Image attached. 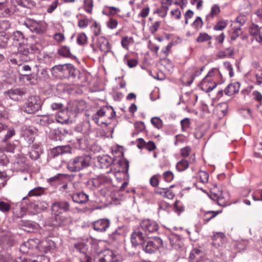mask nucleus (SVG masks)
<instances>
[{
    "instance_id": "obj_41",
    "label": "nucleus",
    "mask_w": 262,
    "mask_h": 262,
    "mask_svg": "<svg viewBox=\"0 0 262 262\" xmlns=\"http://www.w3.org/2000/svg\"><path fill=\"white\" fill-rule=\"evenodd\" d=\"M203 25V21L200 16H197L194 21L191 24L192 28L195 29L196 31L200 30Z\"/></svg>"
},
{
    "instance_id": "obj_42",
    "label": "nucleus",
    "mask_w": 262,
    "mask_h": 262,
    "mask_svg": "<svg viewBox=\"0 0 262 262\" xmlns=\"http://www.w3.org/2000/svg\"><path fill=\"white\" fill-rule=\"evenodd\" d=\"M59 55L66 57H70L72 54L70 49L68 47H62L58 51Z\"/></svg>"
},
{
    "instance_id": "obj_56",
    "label": "nucleus",
    "mask_w": 262,
    "mask_h": 262,
    "mask_svg": "<svg viewBox=\"0 0 262 262\" xmlns=\"http://www.w3.org/2000/svg\"><path fill=\"white\" fill-rule=\"evenodd\" d=\"M49 257L43 255H38L36 257L32 258V262H49Z\"/></svg>"
},
{
    "instance_id": "obj_1",
    "label": "nucleus",
    "mask_w": 262,
    "mask_h": 262,
    "mask_svg": "<svg viewBox=\"0 0 262 262\" xmlns=\"http://www.w3.org/2000/svg\"><path fill=\"white\" fill-rule=\"evenodd\" d=\"M115 115V112L111 106L103 107L97 112L93 117V119L99 126L102 125L107 126L110 122H108L105 119H111L114 118Z\"/></svg>"
},
{
    "instance_id": "obj_60",
    "label": "nucleus",
    "mask_w": 262,
    "mask_h": 262,
    "mask_svg": "<svg viewBox=\"0 0 262 262\" xmlns=\"http://www.w3.org/2000/svg\"><path fill=\"white\" fill-rule=\"evenodd\" d=\"M190 122L188 118H185L181 121V127L183 131H186L189 127Z\"/></svg>"
},
{
    "instance_id": "obj_33",
    "label": "nucleus",
    "mask_w": 262,
    "mask_h": 262,
    "mask_svg": "<svg viewBox=\"0 0 262 262\" xmlns=\"http://www.w3.org/2000/svg\"><path fill=\"white\" fill-rule=\"evenodd\" d=\"M189 166V163L187 160H182L177 163L176 168L179 171L186 170Z\"/></svg>"
},
{
    "instance_id": "obj_32",
    "label": "nucleus",
    "mask_w": 262,
    "mask_h": 262,
    "mask_svg": "<svg viewBox=\"0 0 262 262\" xmlns=\"http://www.w3.org/2000/svg\"><path fill=\"white\" fill-rule=\"evenodd\" d=\"M11 208V205L10 203L5 202L3 201H0V211L4 213H7L10 211Z\"/></svg>"
},
{
    "instance_id": "obj_38",
    "label": "nucleus",
    "mask_w": 262,
    "mask_h": 262,
    "mask_svg": "<svg viewBox=\"0 0 262 262\" xmlns=\"http://www.w3.org/2000/svg\"><path fill=\"white\" fill-rule=\"evenodd\" d=\"M44 192V189L42 187H38L31 190L28 195L29 196H38L41 195Z\"/></svg>"
},
{
    "instance_id": "obj_58",
    "label": "nucleus",
    "mask_w": 262,
    "mask_h": 262,
    "mask_svg": "<svg viewBox=\"0 0 262 262\" xmlns=\"http://www.w3.org/2000/svg\"><path fill=\"white\" fill-rule=\"evenodd\" d=\"M15 135V131L14 128H9L7 134L5 135V137L3 139L4 141H6L8 140L11 138L13 136Z\"/></svg>"
},
{
    "instance_id": "obj_59",
    "label": "nucleus",
    "mask_w": 262,
    "mask_h": 262,
    "mask_svg": "<svg viewBox=\"0 0 262 262\" xmlns=\"http://www.w3.org/2000/svg\"><path fill=\"white\" fill-rule=\"evenodd\" d=\"M76 249L79 252L82 253L84 255H86L85 253L86 251V245L83 243H80L75 245Z\"/></svg>"
},
{
    "instance_id": "obj_47",
    "label": "nucleus",
    "mask_w": 262,
    "mask_h": 262,
    "mask_svg": "<svg viewBox=\"0 0 262 262\" xmlns=\"http://www.w3.org/2000/svg\"><path fill=\"white\" fill-rule=\"evenodd\" d=\"M227 26V23L225 20L219 21L213 27V29L216 31H221L224 30Z\"/></svg>"
},
{
    "instance_id": "obj_53",
    "label": "nucleus",
    "mask_w": 262,
    "mask_h": 262,
    "mask_svg": "<svg viewBox=\"0 0 262 262\" xmlns=\"http://www.w3.org/2000/svg\"><path fill=\"white\" fill-rule=\"evenodd\" d=\"M256 84L261 85L262 84V69L258 70L255 74Z\"/></svg>"
},
{
    "instance_id": "obj_44",
    "label": "nucleus",
    "mask_w": 262,
    "mask_h": 262,
    "mask_svg": "<svg viewBox=\"0 0 262 262\" xmlns=\"http://www.w3.org/2000/svg\"><path fill=\"white\" fill-rule=\"evenodd\" d=\"M212 37L209 36L206 33H201L196 38V41L198 42H203L211 39Z\"/></svg>"
},
{
    "instance_id": "obj_9",
    "label": "nucleus",
    "mask_w": 262,
    "mask_h": 262,
    "mask_svg": "<svg viewBox=\"0 0 262 262\" xmlns=\"http://www.w3.org/2000/svg\"><path fill=\"white\" fill-rule=\"evenodd\" d=\"M140 229L147 236L150 233L156 232L159 228L158 224L155 221L145 219L142 221L140 224Z\"/></svg>"
},
{
    "instance_id": "obj_64",
    "label": "nucleus",
    "mask_w": 262,
    "mask_h": 262,
    "mask_svg": "<svg viewBox=\"0 0 262 262\" xmlns=\"http://www.w3.org/2000/svg\"><path fill=\"white\" fill-rule=\"evenodd\" d=\"M11 260L12 262H32V259H28L25 256H21L16 258L14 260H12V259L11 258L9 260L6 261V262H10Z\"/></svg>"
},
{
    "instance_id": "obj_57",
    "label": "nucleus",
    "mask_w": 262,
    "mask_h": 262,
    "mask_svg": "<svg viewBox=\"0 0 262 262\" xmlns=\"http://www.w3.org/2000/svg\"><path fill=\"white\" fill-rule=\"evenodd\" d=\"M163 178L166 182H171L174 178L173 173L170 171H167L163 173Z\"/></svg>"
},
{
    "instance_id": "obj_62",
    "label": "nucleus",
    "mask_w": 262,
    "mask_h": 262,
    "mask_svg": "<svg viewBox=\"0 0 262 262\" xmlns=\"http://www.w3.org/2000/svg\"><path fill=\"white\" fill-rule=\"evenodd\" d=\"M27 213H28L27 208H25L24 207H21L19 211L16 212L15 216L17 218H21L23 217Z\"/></svg>"
},
{
    "instance_id": "obj_20",
    "label": "nucleus",
    "mask_w": 262,
    "mask_h": 262,
    "mask_svg": "<svg viewBox=\"0 0 262 262\" xmlns=\"http://www.w3.org/2000/svg\"><path fill=\"white\" fill-rule=\"evenodd\" d=\"M99 262H117L118 257L111 250L107 249L104 251L103 256L99 259Z\"/></svg>"
},
{
    "instance_id": "obj_54",
    "label": "nucleus",
    "mask_w": 262,
    "mask_h": 262,
    "mask_svg": "<svg viewBox=\"0 0 262 262\" xmlns=\"http://www.w3.org/2000/svg\"><path fill=\"white\" fill-rule=\"evenodd\" d=\"M170 14L173 18L179 20L181 18V12L179 8L171 10Z\"/></svg>"
},
{
    "instance_id": "obj_8",
    "label": "nucleus",
    "mask_w": 262,
    "mask_h": 262,
    "mask_svg": "<svg viewBox=\"0 0 262 262\" xmlns=\"http://www.w3.org/2000/svg\"><path fill=\"white\" fill-rule=\"evenodd\" d=\"M34 47L29 45L27 42L19 43L17 56L21 58V61H26L28 60L29 55L34 51Z\"/></svg>"
},
{
    "instance_id": "obj_51",
    "label": "nucleus",
    "mask_w": 262,
    "mask_h": 262,
    "mask_svg": "<svg viewBox=\"0 0 262 262\" xmlns=\"http://www.w3.org/2000/svg\"><path fill=\"white\" fill-rule=\"evenodd\" d=\"M149 11L150 8L148 6L144 7L138 14V17L145 18L148 15Z\"/></svg>"
},
{
    "instance_id": "obj_18",
    "label": "nucleus",
    "mask_w": 262,
    "mask_h": 262,
    "mask_svg": "<svg viewBox=\"0 0 262 262\" xmlns=\"http://www.w3.org/2000/svg\"><path fill=\"white\" fill-rule=\"evenodd\" d=\"M97 45L100 50L105 53L108 52L111 50V45L108 39L103 36L97 38Z\"/></svg>"
},
{
    "instance_id": "obj_6",
    "label": "nucleus",
    "mask_w": 262,
    "mask_h": 262,
    "mask_svg": "<svg viewBox=\"0 0 262 262\" xmlns=\"http://www.w3.org/2000/svg\"><path fill=\"white\" fill-rule=\"evenodd\" d=\"M24 25L31 32L38 34L43 33L47 29L46 25L43 22L37 21L31 19H26Z\"/></svg>"
},
{
    "instance_id": "obj_5",
    "label": "nucleus",
    "mask_w": 262,
    "mask_h": 262,
    "mask_svg": "<svg viewBox=\"0 0 262 262\" xmlns=\"http://www.w3.org/2000/svg\"><path fill=\"white\" fill-rule=\"evenodd\" d=\"M74 106V108H71L70 105L67 107V110H63L61 111H59L56 115V120L57 122L61 123L64 124L68 123L70 119V115L68 114V112L70 111L71 113H77L81 110L83 108H78L77 102H75L72 104Z\"/></svg>"
},
{
    "instance_id": "obj_4",
    "label": "nucleus",
    "mask_w": 262,
    "mask_h": 262,
    "mask_svg": "<svg viewBox=\"0 0 262 262\" xmlns=\"http://www.w3.org/2000/svg\"><path fill=\"white\" fill-rule=\"evenodd\" d=\"M41 100L38 96L30 97L26 103L22 106L21 110L23 112L32 114L38 111L41 107Z\"/></svg>"
},
{
    "instance_id": "obj_37",
    "label": "nucleus",
    "mask_w": 262,
    "mask_h": 262,
    "mask_svg": "<svg viewBox=\"0 0 262 262\" xmlns=\"http://www.w3.org/2000/svg\"><path fill=\"white\" fill-rule=\"evenodd\" d=\"M161 24V23L160 21H156L152 22L149 26V31L150 33L152 34H155L159 30Z\"/></svg>"
},
{
    "instance_id": "obj_48",
    "label": "nucleus",
    "mask_w": 262,
    "mask_h": 262,
    "mask_svg": "<svg viewBox=\"0 0 262 262\" xmlns=\"http://www.w3.org/2000/svg\"><path fill=\"white\" fill-rule=\"evenodd\" d=\"M7 6L5 2V0H0V16H4L8 14Z\"/></svg>"
},
{
    "instance_id": "obj_10",
    "label": "nucleus",
    "mask_w": 262,
    "mask_h": 262,
    "mask_svg": "<svg viewBox=\"0 0 262 262\" xmlns=\"http://www.w3.org/2000/svg\"><path fill=\"white\" fill-rule=\"evenodd\" d=\"M69 210L70 204L66 201L54 202L51 206L52 216L62 214L63 212H67Z\"/></svg>"
},
{
    "instance_id": "obj_11",
    "label": "nucleus",
    "mask_w": 262,
    "mask_h": 262,
    "mask_svg": "<svg viewBox=\"0 0 262 262\" xmlns=\"http://www.w3.org/2000/svg\"><path fill=\"white\" fill-rule=\"evenodd\" d=\"M39 240L38 239H30L23 243L20 247L22 253L32 254L33 251L37 249Z\"/></svg>"
},
{
    "instance_id": "obj_27",
    "label": "nucleus",
    "mask_w": 262,
    "mask_h": 262,
    "mask_svg": "<svg viewBox=\"0 0 262 262\" xmlns=\"http://www.w3.org/2000/svg\"><path fill=\"white\" fill-rule=\"evenodd\" d=\"M221 212V210L203 211L202 219L205 223H207Z\"/></svg>"
},
{
    "instance_id": "obj_39",
    "label": "nucleus",
    "mask_w": 262,
    "mask_h": 262,
    "mask_svg": "<svg viewBox=\"0 0 262 262\" xmlns=\"http://www.w3.org/2000/svg\"><path fill=\"white\" fill-rule=\"evenodd\" d=\"M106 25L108 28L114 30L117 28L118 25V21L117 19L111 17L106 21Z\"/></svg>"
},
{
    "instance_id": "obj_28",
    "label": "nucleus",
    "mask_w": 262,
    "mask_h": 262,
    "mask_svg": "<svg viewBox=\"0 0 262 262\" xmlns=\"http://www.w3.org/2000/svg\"><path fill=\"white\" fill-rule=\"evenodd\" d=\"M204 67H202L201 68L198 67H192L189 69L188 70V73L190 74V73L191 74V80L188 82L189 85H190L194 77L198 76L200 75L202 72V71L204 70Z\"/></svg>"
},
{
    "instance_id": "obj_3",
    "label": "nucleus",
    "mask_w": 262,
    "mask_h": 262,
    "mask_svg": "<svg viewBox=\"0 0 262 262\" xmlns=\"http://www.w3.org/2000/svg\"><path fill=\"white\" fill-rule=\"evenodd\" d=\"M89 163V157L85 156H78L68 162V168L71 171H78L88 167Z\"/></svg>"
},
{
    "instance_id": "obj_30",
    "label": "nucleus",
    "mask_w": 262,
    "mask_h": 262,
    "mask_svg": "<svg viewBox=\"0 0 262 262\" xmlns=\"http://www.w3.org/2000/svg\"><path fill=\"white\" fill-rule=\"evenodd\" d=\"M13 40L14 42H16V43H18L19 45V43H23L24 42H27V39L24 38V36L23 33L20 31H15L13 33Z\"/></svg>"
},
{
    "instance_id": "obj_22",
    "label": "nucleus",
    "mask_w": 262,
    "mask_h": 262,
    "mask_svg": "<svg viewBox=\"0 0 262 262\" xmlns=\"http://www.w3.org/2000/svg\"><path fill=\"white\" fill-rule=\"evenodd\" d=\"M169 239L171 246L177 250L181 249L183 246V243L180 236L177 234L170 235Z\"/></svg>"
},
{
    "instance_id": "obj_50",
    "label": "nucleus",
    "mask_w": 262,
    "mask_h": 262,
    "mask_svg": "<svg viewBox=\"0 0 262 262\" xmlns=\"http://www.w3.org/2000/svg\"><path fill=\"white\" fill-rule=\"evenodd\" d=\"M201 253L200 250L197 248H194L191 250L189 254V259L191 261L193 260L196 258V256L199 255Z\"/></svg>"
},
{
    "instance_id": "obj_12",
    "label": "nucleus",
    "mask_w": 262,
    "mask_h": 262,
    "mask_svg": "<svg viewBox=\"0 0 262 262\" xmlns=\"http://www.w3.org/2000/svg\"><path fill=\"white\" fill-rule=\"evenodd\" d=\"M147 238V235L139 228L138 230L132 233L130 239L132 244L134 246H137L139 245L142 246Z\"/></svg>"
},
{
    "instance_id": "obj_19",
    "label": "nucleus",
    "mask_w": 262,
    "mask_h": 262,
    "mask_svg": "<svg viewBox=\"0 0 262 262\" xmlns=\"http://www.w3.org/2000/svg\"><path fill=\"white\" fill-rule=\"evenodd\" d=\"M41 204V203L39 202L30 203L27 207V212L31 215H34L40 212L46 208L42 206Z\"/></svg>"
},
{
    "instance_id": "obj_7",
    "label": "nucleus",
    "mask_w": 262,
    "mask_h": 262,
    "mask_svg": "<svg viewBox=\"0 0 262 262\" xmlns=\"http://www.w3.org/2000/svg\"><path fill=\"white\" fill-rule=\"evenodd\" d=\"M163 245L162 240L158 237H154L148 240L142 245L143 250L148 253H152L155 252L158 248Z\"/></svg>"
},
{
    "instance_id": "obj_13",
    "label": "nucleus",
    "mask_w": 262,
    "mask_h": 262,
    "mask_svg": "<svg viewBox=\"0 0 262 262\" xmlns=\"http://www.w3.org/2000/svg\"><path fill=\"white\" fill-rule=\"evenodd\" d=\"M37 249L45 253H53L55 249V244L50 239L44 240L38 243Z\"/></svg>"
},
{
    "instance_id": "obj_29",
    "label": "nucleus",
    "mask_w": 262,
    "mask_h": 262,
    "mask_svg": "<svg viewBox=\"0 0 262 262\" xmlns=\"http://www.w3.org/2000/svg\"><path fill=\"white\" fill-rule=\"evenodd\" d=\"M120 11V10L115 7L106 6L105 9L102 11V13L106 16H111L117 14Z\"/></svg>"
},
{
    "instance_id": "obj_14",
    "label": "nucleus",
    "mask_w": 262,
    "mask_h": 262,
    "mask_svg": "<svg viewBox=\"0 0 262 262\" xmlns=\"http://www.w3.org/2000/svg\"><path fill=\"white\" fill-rule=\"evenodd\" d=\"M53 225L54 226H67L71 224L72 220L69 216L62 214L52 216Z\"/></svg>"
},
{
    "instance_id": "obj_26",
    "label": "nucleus",
    "mask_w": 262,
    "mask_h": 262,
    "mask_svg": "<svg viewBox=\"0 0 262 262\" xmlns=\"http://www.w3.org/2000/svg\"><path fill=\"white\" fill-rule=\"evenodd\" d=\"M239 86L240 84L238 82L229 84L225 88L224 90L225 93L227 95L231 96L239 91Z\"/></svg>"
},
{
    "instance_id": "obj_43",
    "label": "nucleus",
    "mask_w": 262,
    "mask_h": 262,
    "mask_svg": "<svg viewBox=\"0 0 262 262\" xmlns=\"http://www.w3.org/2000/svg\"><path fill=\"white\" fill-rule=\"evenodd\" d=\"M151 123L157 128L160 129L162 127L163 122L159 117H153L151 119Z\"/></svg>"
},
{
    "instance_id": "obj_34",
    "label": "nucleus",
    "mask_w": 262,
    "mask_h": 262,
    "mask_svg": "<svg viewBox=\"0 0 262 262\" xmlns=\"http://www.w3.org/2000/svg\"><path fill=\"white\" fill-rule=\"evenodd\" d=\"M60 191L64 194L65 195H69V193H73L74 186L72 185L64 184L60 189Z\"/></svg>"
},
{
    "instance_id": "obj_35",
    "label": "nucleus",
    "mask_w": 262,
    "mask_h": 262,
    "mask_svg": "<svg viewBox=\"0 0 262 262\" xmlns=\"http://www.w3.org/2000/svg\"><path fill=\"white\" fill-rule=\"evenodd\" d=\"M76 41L78 45L84 46L87 42L88 37L84 33H80L78 35Z\"/></svg>"
},
{
    "instance_id": "obj_21",
    "label": "nucleus",
    "mask_w": 262,
    "mask_h": 262,
    "mask_svg": "<svg viewBox=\"0 0 262 262\" xmlns=\"http://www.w3.org/2000/svg\"><path fill=\"white\" fill-rule=\"evenodd\" d=\"M110 224L108 220L101 219L94 222L93 228L97 231L103 232L110 226Z\"/></svg>"
},
{
    "instance_id": "obj_63",
    "label": "nucleus",
    "mask_w": 262,
    "mask_h": 262,
    "mask_svg": "<svg viewBox=\"0 0 262 262\" xmlns=\"http://www.w3.org/2000/svg\"><path fill=\"white\" fill-rule=\"evenodd\" d=\"M51 107L53 111H61L63 110V105L61 103L54 102L51 104Z\"/></svg>"
},
{
    "instance_id": "obj_52",
    "label": "nucleus",
    "mask_w": 262,
    "mask_h": 262,
    "mask_svg": "<svg viewBox=\"0 0 262 262\" xmlns=\"http://www.w3.org/2000/svg\"><path fill=\"white\" fill-rule=\"evenodd\" d=\"M219 74V70L216 68H213L208 72V74L205 77H208V79H213L214 80V77Z\"/></svg>"
},
{
    "instance_id": "obj_24",
    "label": "nucleus",
    "mask_w": 262,
    "mask_h": 262,
    "mask_svg": "<svg viewBox=\"0 0 262 262\" xmlns=\"http://www.w3.org/2000/svg\"><path fill=\"white\" fill-rule=\"evenodd\" d=\"M11 3L14 7L20 6L29 9L35 7L36 5L35 2L32 0H11Z\"/></svg>"
},
{
    "instance_id": "obj_16",
    "label": "nucleus",
    "mask_w": 262,
    "mask_h": 262,
    "mask_svg": "<svg viewBox=\"0 0 262 262\" xmlns=\"http://www.w3.org/2000/svg\"><path fill=\"white\" fill-rule=\"evenodd\" d=\"M22 136L27 142L29 143L33 142L35 132V128L31 126L23 127L22 128Z\"/></svg>"
},
{
    "instance_id": "obj_36",
    "label": "nucleus",
    "mask_w": 262,
    "mask_h": 262,
    "mask_svg": "<svg viewBox=\"0 0 262 262\" xmlns=\"http://www.w3.org/2000/svg\"><path fill=\"white\" fill-rule=\"evenodd\" d=\"M221 9L219 5L215 4L212 6L210 13L207 15V18L209 17L213 18L216 16L220 12Z\"/></svg>"
},
{
    "instance_id": "obj_49",
    "label": "nucleus",
    "mask_w": 262,
    "mask_h": 262,
    "mask_svg": "<svg viewBox=\"0 0 262 262\" xmlns=\"http://www.w3.org/2000/svg\"><path fill=\"white\" fill-rule=\"evenodd\" d=\"M10 27V23L8 20H3L0 21V32H3Z\"/></svg>"
},
{
    "instance_id": "obj_23",
    "label": "nucleus",
    "mask_w": 262,
    "mask_h": 262,
    "mask_svg": "<svg viewBox=\"0 0 262 262\" xmlns=\"http://www.w3.org/2000/svg\"><path fill=\"white\" fill-rule=\"evenodd\" d=\"M73 201L78 204H84L88 202L89 196L83 192H78L74 194L69 193Z\"/></svg>"
},
{
    "instance_id": "obj_55",
    "label": "nucleus",
    "mask_w": 262,
    "mask_h": 262,
    "mask_svg": "<svg viewBox=\"0 0 262 262\" xmlns=\"http://www.w3.org/2000/svg\"><path fill=\"white\" fill-rule=\"evenodd\" d=\"M199 177L200 181L203 183H207L208 181L209 174L207 172L201 171L199 172Z\"/></svg>"
},
{
    "instance_id": "obj_15",
    "label": "nucleus",
    "mask_w": 262,
    "mask_h": 262,
    "mask_svg": "<svg viewBox=\"0 0 262 262\" xmlns=\"http://www.w3.org/2000/svg\"><path fill=\"white\" fill-rule=\"evenodd\" d=\"M216 86V82L213 79H208L205 77L200 84V87L202 91L208 93L212 91Z\"/></svg>"
},
{
    "instance_id": "obj_40",
    "label": "nucleus",
    "mask_w": 262,
    "mask_h": 262,
    "mask_svg": "<svg viewBox=\"0 0 262 262\" xmlns=\"http://www.w3.org/2000/svg\"><path fill=\"white\" fill-rule=\"evenodd\" d=\"M133 41L132 37L125 36L122 38L121 43L123 48L128 50L129 45L133 43Z\"/></svg>"
},
{
    "instance_id": "obj_17",
    "label": "nucleus",
    "mask_w": 262,
    "mask_h": 262,
    "mask_svg": "<svg viewBox=\"0 0 262 262\" xmlns=\"http://www.w3.org/2000/svg\"><path fill=\"white\" fill-rule=\"evenodd\" d=\"M250 34L253 36L256 41L262 43V27L252 24L249 29Z\"/></svg>"
},
{
    "instance_id": "obj_25",
    "label": "nucleus",
    "mask_w": 262,
    "mask_h": 262,
    "mask_svg": "<svg viewBox=\"0 0 262 262\" xmlns=\"http://www.w3.org/2000/svg\"><path fill=\"white\" fill-rule=\"evenodd\" d=\"M8 96L12 100L17 101L19 98L24 95L22 92L19 89H12L5 92Z\"/></svg>"
},
{
    "instance_id": "obj_61",
    "label": "nucleus",
    "mask_w": 262,
    "mask_h": 262,
    "mask_svg": "<svg viewBox=\"0 0 262 262\" xmlns=\"http://www.w3.org/2000/svg\"><path fill=\"white\" fill-rule=\"evenodd\" d=\"M58 4V0H55L52 4L49 6L47 9V11L49 13H51L57 8Z\"/></svg>"
},
{
    "instance_id": "obj_46",
    "label": "nucleus",
    "mask_w": 262,
    "mask_h": 262,
    "mask_svg": "<svg viewBox=\"0 0 262 262\" xmlns=\"http://www.w3.org/2000/svg\"><path fill=\"white\" fill-rule=\"evenodd\" d=\"M91 29L93 30V34L95 36H98L100 34L101 32V26L100 24L97 23L96 21H94Z\"/></svg>"
},
{
    "instance_id": "obj_31",
    "label": "nucleus",
    "mask_w": 262,
    "mask_h": 262,
    "mask_svg": "<svg viewBox=\"0 0 262 262\" xmlns=\"http://www.w3.org/2000/svg\"><path fill=\"white\" fill-rule=\"evenodd\" d=\"M69 149L68 146H57L52 149L51 153L54 156H57L67 152Z\"/></svg>"
},
{
    "instance_id": "obj_45",
    "label": "nucleus",
    "mask_w": 262,
    "mask_h": 262,
    "mask_svg": "<svg viewBox=\"0 0 262 262\" xmlns=\"http://www.w3.org/2000/svg\"><path fill=\"white\" fill-rule=\"evenodd\" d=\"M84 7L86 12L91 13L93 7V0H84Z\"/></svg>"
},
{
    "instance_id": "obj_2",
    "label": "nucleus",
    "mask_w": 262,
    "mask_h": 262,
    "mask_svg": "<svg viewBox=\"0 0 262 262\" xmlns=\"http://www.w3.org/2000/svg\"><path fill=\"white\" fill-rule=\"evenodd\" d=\"M52 74L57 77L67 78L69 76L76 77V69L71 64L57 65L51 69Z\"/></svg>"
}]
</instances>
